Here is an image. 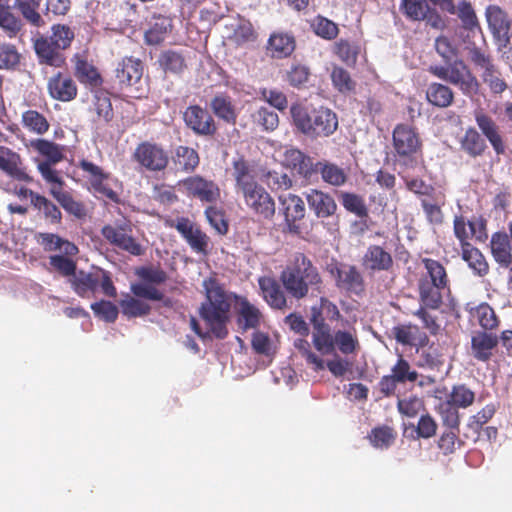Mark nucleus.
<instances>
[{
  "label": "nucleus",
  "instance_id": "obj_5",
  "mask_svg": "<svg viewBox=\"0 0 512 512\" xmlns=\"http://www.w3.org/2000/svg\"><path fill=\"white\" fill-rule=\"evenodd\" d=\"M423 270L417 280L419 303L439 309L443 304V295L450 289V279L445 266L438 260L421 258Z\"/></svg>",
  "mask_w": 512,
  "mask_h": 512
},
{
  "label": "nucleus",
  "instance_id": "obj_15",
  "mask_svg": "<svg viewBox=\"0 0 512 512\" xmlns=\"http://www.w3.org/2000/svg\"><path fill=\"white\" fill-rule=\"evenodd\" d=\"M185 126L196 136L214 137L218 127L213 116L198 104L189 105L183 112Z\"/></svg>",
  "mask_w": 512,
  "mask_h": 512
},
{
  "label": "nucleus",
  "instance_id": "obj_32",
  "mask_svg": "<svg viewBox=\"0 0 512 512\" xmlns=\"http://www.w3.org/2000/svg\"><path fill=\"white\" fill-rule=\"evenodd\" d=\"M306 200L311 211L317 218H329L337 211L334 198L326 192L311 189L306 193Z\"/></svg>",
  "mask_w": 512,
  "mask_h": 512
},
{
  "label": "nucleus",
  "instance_id": "obj_58",
  "mask_svg": "<svg viewBox=\"0 0 512 512\" xmlns=\"http://www.w3.org/2000/svg\"><path fill=\"white\" fill-rule=\"evenodd\" d=\"M21 54L11 43H0V70H15L21 63Z\"/></svg>",
  "mask_w": 512,
  "mask_h": 512
},
{
  "label": "nucleus",
  "instance_id": "obj_64",
  "mask_svg": "<svg viewBox=\"0 0 512 512\" xmlns=\"http://www.w3.org/2000/svg\"><path fill=\"white\" fill-rule=\"evenodd\" d=\"M331 80L335 89L340 93H349L355 90L356 82L350 73L342 67L335 66L331 72Z\"/></svg>",
  "mask_w": 512,
  "mask_h": 512
},
{
  "label": "nucleus",
  "instance_id": "obj_61",
  "mask_svg": "<svg viewBox=\"0 0 512 512\" xmlns=\"http://www.w3.org/2000/svg\"><path fill=\"white\" fill-rule=\"evenodd\" d=\"M458 409L447 400L439 403L437 412L440 415L443 426L452 430H459L460 415Z\"/></svg>",
  "mask_w": 512,
  "mask_h": 512
},
{
  "label": "nucleus",
  "instance_id": "obj_33",
  "mask_svg": "<svg viewBox=\"0 0 512 512\" xmlns=\"http://www.w3.org/2000/svg\"><path fill=\"white\" fill-rule=\"evenodd\" d=\"M173 20L169 16L153 14L144 33L145 43L148 45H159L171 33Z\"/></svg>",
  "mask_w": 512,
  "mask_h": 512
},
{
  "label": "nucleus",
  "instance_id": "obj_62",
  "mask_svg": "<svg viewBox=\"0 0 512 512\" xmlns=\"http://www.w3.org/2000/svg\"><path fill=\"white\" fill-rule=\"evenodd\" d=\"M481 79L493 94H502L508 88L506 80L502 77V73L496 65L487 71H483Z\"/></svg>",
  "mask_w": 512,
  "mask_h": 512
},
{
  "label": "nucleus",
  "instance_id": "obj_16",
  "mask_svg": "<svg viewBox=\"0 0 512 512\" xmlns=\"http://www.w3.org/2000/svg\"><path fill=\"white\" fill-rule=\"evenodd\" d=\"M83 172V177L89 182L94 193L113 202H118L119 196L107 183L111 174L95 163L81 159L77 165Z\"/></svg>",
  "mask_w": 512,
  "mask_h": 512
},
{
  "label": "nucleus",
  "instance_id": "obj_37",
  "mask_svg": "<svg viewBox=\"0 0 512 512\" xmlns=\"http://www.w3.org/2000/svg\"><path fill=\"white\" fill-rule=\"evenodd\" d=\"M331 343L332 348L316 350L322 355H329L334 353L337 347L342 354L349 355L356 353L360 348L357 336L345 330H338L334 334L331 332Z\"/></svg>",
  "mask_w": 512,
  "mask_h": 512
},
{
  "label": "nucleus",
  "instance_id": "obj_20",
  "mask_svg": "<svg viewBox=\"0 0 512 512\" xmlns=\"http://www.w3.org/2000/svg\"><path fill=\"white\" fill-rule=\"evenodd\" d=\"M242 196L247 207L260 219L271 220L275 215L274 199L260 184Z\"/></svg>",
  "mask_w": 512,
  "mask_h": 512
},
{
  "label": "nucleus",
  "instance_id": "obj_11",
  "mask_svg": "<svg viewBox=\"0 0 512 512\" xmlns=\"http://www.w3.org/2000/svg\"><path fill=\"white\" fill-rule=\"evenodd\" d=\"M485 18L498 50L508 48L512 38V19L507 11L499 5L491 4L485 9Z\"/></svg>",
  "mask_w": 512,
  "mask_h": 512
},
{
  "label": "nucleus",
  "instance_id": "obj_23",
  "mask_svg": "<svg viewBox=\"0 0 512 512\" xmlns=\"http://www.w3.org/2000/svg\"><path fill=\"white\" fill-rule=\"evenodd\" d=\"M228 294L235 301L239 327L243 330L256 329L263 319L260 309L244 296Z\"/></svg>",
  "mask_w": 512,
  "mask_h": 512
},
{
  "label": "nucleus",
  "instance_id": "obj_28",
  "mask_svg": "<svg viewBox=\"0 0 512 512\" xmlns=\"http://www.w3.org/2000/svg\"><path fill=\"white\" fill-rule=\"evenodd\" d=\"M188 60V50L170 48L161 51L158 64L165 74L181 75L188 68Z\"/></svg>",
  "mask_w": 512,
  "mask_h": 512
},
{
  "label": "nucleus",
  "instance_id": "obj_22",
  "mask_svg": "<svg viewBox=\"0 0 512 512\" xmlns=\"http://www.w3.org/2000/svg\"><path fill=\"white\" fill-rule=\"evenodd\" d=\"M361 265L368 272H388L394 266L392 254L377 244L369 245L361 258Z\"/></svg>",
  "mask_w": 512,
  "mask_h": 512
},
{
  "label": "nucleus",
  "instance_id": "obj_30",
  "mask_svg": "<svg viewBox=\"0 0 512 512\" xmlns=\"http://www.w3.org/2000/svg\"><path fill=\"white\" fill-rule=\"evenodd\" d=\"M34 50L40 64L52 67H62L65 64V56L62 50L48 38L40 36L34 42Z\"/></svg>",
  "mask_w": 512,
  "mask_h": 512
},
{
  "label": "nucleus",
  "instance_id": "obj_36",
  "mask_svg": "<svg viewBox=\"0 0 512 512\" xmlns=\"http://www.w3.org/2000/svg\"><path fill=\"white\" fill-rule=\"evenodd\" d=\"M210 107L214 115L229 125H235L238 112L235 103L227 93L216 94L210 102Z\"/></svg>",
  "mask_w": 512,
  "mask_h": 512
},
{
  "label": "nucleus",
  "instance_id": "obj_24",
  "mask_svg": "<svg viewBox=\"0 0 512 512\" xmlns=\"http://www.w3.org/2000/svg\"><path fill=\"white\" fill-rule=\"evenodd\" d=\"M475 122L482 135L489 141L495 153L497 155L505 154L506 145L500 127L495 120L483 111H478L475 113Z\"/></svg>",
  "mask_w": 512,
  "mask_h": 512
},
{
  "label": "nucleus",
  "instance_id": "obj_59",
  "mask_svg": "<svg viewBox=\"0 0 512 512\" xmlns=\"http://www.w3.org/2000/svg\"><path fill=\"white\" fill-rule=\"evenodd\" d=\"M340 200L343 207L350 213L355 214L359 218L368 216V209L363 197L352 192H342Z\"/></svg>",
  "mask_w": 512,
  "mask_h": 512
},
{
  "label": "nucleus",
  "instance_id": "obj_45",
  "mask_svg": "<svg viewBox=\"0 0 512 512\" xmlns=\"http://www.w3.org/2000/svg\"><path fill=\"white\" fill-rule=\"evenodd\" d=\"M427 101L438 108H447L452 105L454 101L453 90L442 83L432 82L428 85L426 90Z\"/></svg>",
  "mask_w": 512,
  "mask_h": 512
},
{
  "label": "nucleus",
  "instance_id": "obj_52",
  "mask_svg": "<svg viewBox=\"0 0 512 512\" xmlns=\"http://www.w3.org/2000/svg\"><path fill=\"white\" fill-rule=\"evenodd\" d=\"M14 2L29 24L37 28L45 25L43 17L38 12L41 0H14Z\"/></svg>",
  "mask_w": 512,
  "mask_h": 512
},
{
  "label": "nucleus",
  "instance_id": "obj_47",
  "mask_svg": "<svg viewBox=\"0 0 512 512\" xmlns=\"http://www.w3.org/2000/svg\"><path fill=\"white\" fill-rule=\"evenodd\" d=\"M173 161L181 171L192 173L199 166L200 157L195 149L180 145L175 148Z\"/></svg>",
  "mask_w": 512,
  "mask_h": 512
},
{
  "label": "nucleus",
  "instance_id": "obj_60",
  "mask_svg": "<svg viewBox=\"0 0 512 512\" xmlns=\"http://www.w3.org/2000/svg\"><path fill=\"white\" fill-rule=\"evenodd\" d=\"M396 436L397 433L393 428L384 425L373 428L369 435V439L374 447L384 449L394 443Z\"/></svg>",
  "mask_w": 512,
  "mask_h": 512
},
{
  "label": "nucleus",
  "instance_id": "obj_7",
  "mask_svg": "<svg viewBox=\"0 0 512 512\" xmlns=\"http://www.w3.org/2000/svg\"><path fill=\"white\" fill-rule=\"evenodd\" d=\"M342 315L335 303L325 297L320 298L318 307L311 308L312 342L315 349L332 348L331 327L326 320L338 321Z\"/></svg>",
  "mask_w": 512,
  "mask_h": 512
},
{
  "label": "nucleus",
  "instance_id": "obj_49",
  "mask_svg": "<svg viewBox=\"0 0 512 512\" xmlns=\"http://www.w3.org/2000/svg\"><path fill=\"white\" fill-rule=\"evenodd\" d=\"M419 353L417 366L421 368L440 370L444 364V358L435 344H421V348L417 350Z\"/></svg>",
  "mask_w": 512,
  "mask_h": 512
},
{
  "label": "nucleus",
  "instance_id": "obj_41",
  "mask_svg": "<svg viewBox=\"0 0 512 512\" xmlns=\"http://www.w3.org/2000/svg\"><path fill=\"white\" fill-rule=\"evenodd\" d=\"M459 144L460 149L471 158L483 156L488 148L485 139L474 127H468L465 130Z\"/></svg>",
  "mask_w": 512,
  "mask_h": 512
},
{
  "label": "nucleus",
  "instance_id": "obj_57",
  "mask_svg": "<svg viewBox=\"0 0 512 512\" xmlns=\"http://www.w3.org/2000/svg\"><path fill=\"white\" fill-rule=\"evenodd\" d=\"M457 408H467L474 403L475 393L464 384L454 385L446 399Z\"/></svg>",
  "mask_w": 512,
  "mask_h": 512
},
{
  "label": "nucleus",
  "instance_id": "obj_51",
  "mask_svg": "<svg viewBox=\"0 0 512 512\" xmlns=\"http://www.w3.org/2000/svg\"><path fill=\"white\" fill-rule=\"evenodd\" d=\"M21 123L28 131L44 135L50 128V123L47 118L37 110H27L22 113Z\"/></svg>",
  "mask_w": 512,
  "mask_h": 512
},
{
  "label": "nucleus",
  "instance_id": "obj_43",
  "mask_svg": "<svg viewBox=\"0 0 512 512\" xmlns=\"http://www.w3.org/2000/svg\"><path fill=\"white\" fill-rule=\"evenodd\" d=\"M31 207L37 214L51 225H60L63 215L60 208L43 194H38Z\"/></svg>",
  "mask_w": 512,
  "mask_h": 512
},
{
  "label": "nucleus",
  "instance_id": "obj_44",
  "mask_svg": "<svg viewBox=\"0 0 512 512\" xmlns=\"http://www.w3.org/2000/svg\"><path fill=\"white\" fill-rule=\"evenodd\" d=\"M30 147L44 158L42 162L57 164L64 159V147L55 142L38 138L30 141Z\"/></svg>",
  "mask_w": 512,
  "mask_h": 512
},
{
  "label": "nucleus",
  "instance_id": "obj_21",
  "mask_svg": "<svg viewBox=\"0 0 512 512\" xmlns=\"http://www.w3.org/2000/svg\"><path fill=\"white\" fill-rule=\"evenodd\" d=\"M441 10L454 14L456 7L454 0H429ZM403 14L410 20L421 21L427 18L431 8L426 0H402L400 6Z\"/></svg>",
  "mask_w": 512,
  "mask_h": 512
},
{
  "label": "nucleus",
  "instance_id": "obj_1",
  "mask_svg": "<svg viewBox=\"0 0 512 512\" xmlns=\"http://www.w3.org/2000/svg\"><path fill=\"white\" fill-rule=\"evenodd\" d=\"M205 300L199 307V316L204 321L207 332H204L195 317H191V329L200 338L205 339L212 334L217 339H225L228 334L227 325L231 317V297L215 278L203 281Z\"/></svg>",
  "mask_w": 512,
  "mask_h": 512
},
{
  "label": "nucleus",
  "instance_id": "obj_35",
  "mask_svg": "<svg viewBox=\"0 0 512 512\" xmlns=\"http://www.w3.org/2000/svg\"><path fill=\"white\" fill-rule=\"evenodd\" d=\"M232 169V176L236 183L235 187L242 195L259 185L255 179L252 167L243 157L233 161Z\"/></svg>",
  "mask_w": 512,
  "mask_h": 512
},
{
  "label": "nucleus",
  "instance_id": "obj_48",
  "mask_svg": "<svg viewBox=\"0 0 512 512\" xmlns=\"http://www.w3.org/2000/svg\"><path fill=\"white\" fill-rule=\"evenodd\" d=\"M462 259L468 264L469 268L478 276H485L489 272V265L483 253L472 244H466L461 248Z\"/></svg>",
  "mask_w": 512,
  "mask_h": 512
},
{
  "label": "nucleus",
  "instance_id": "obj_34",
  "mask_svg": "<svg viewBox=\"0 0 512 512\" xmlns=\"http://www.w3.org/2000/svg\"><path fill=\"white\" fill-rule=\"evenodd\" d=\"M283 164L307 180L315 175V163L312 158L299 149H287L283 155Z\"/></svg>",
  "mask_w": 512,
  "mask_h": 512
},
{
  "label": "nucleus",
  "instance_id": "obj_40",
  "mask_svg": "<svg viewBox=\"0 0 512 512\" xmlns=\"http://www.w3.org/2000/svg\"><path fill=\"white\" fill-rule=\"evenodd\" d=\"M296 47L293 35L284 32H274L267 43V51L273 58L283 59L290 56Z\"/></svg>",
  "mask_w": 512,
  "mask_h": 512
},
{
  "label": "nucleus",
  "instance_id": "obj_13",
  "mask_svg": "<svg viewBox=\"0 0 512 512\" xmlns=\"http://www.w3.org/2000/svg\"><path fill=\"white\" fill-rule=\"evenodd\" d=\"M183 193L190 199L199 200L201 203L215 204L221 198L219 185L202 175H192L179 182Z\"/></svg>",
  "mask_w": 512,
  "mask_h": 512
},
{
  "label": "nucleus",
  "instance_id": "obj_39",
  "mask_svg": "<svg viewBox=\"0 0 512 512\" xmlns=\"http://www.w3.org/2000/svg\"><path fill=\"white\" fill-rule=\"evenodd\" d=\"M74 75L81 84L91 88H98L103 84V78L98 69L79 55L75 57Z\"/></svg>",
  "mask_w": 512,
  "mask_h": 512
},
{
  "label": "nucleus",
  "instance_id": "obj_6",
  "mask_svg": "<svg viewBox=\"0 0 512 512\" xmlns=\"http://www.w3.org/2000/svg\"><path fill=\"white\" fill-rule=\"evenodd\" d=\"M392 146L396 161L413 167L422 157V140L417 129L409 124H397L392 132Z\"/></svg>",
  "mask_w": 512,
  "mask_h": 512
},
{
  "label": "nucleus",
  "instance_id": "obj_50",
  "mask_svg": "<svg viewBox=\"0 0 512 512\" xmlns=\"http://www.w3.org/2000/svg\"><path fill=\"white\" fill-rule=\"evenodd\" d=\"M433 200L434 202L428 199H422L420 204L427 221L433 225H440L444 220L442 206H444L446 202L445 194L439 193L433 197Z\"/></svg>",
  "mask_w": 512,
  "mask_h": 512
},
{
  "label": "nucleus",
  "instance_id": "obj_18",
  "mask_svg": "<svg viewBox=\"0 0 512 512\" xmlns=\"http://www.w3.org/2000/svg\"><path fill=\"white\" fill-rule=\"evenodd\" d=\"M280 213L284 216L287 230L293 234L301 232L300 221L305 218L306 208L302 198L296 194L288 193L280 195Z\"/></svg>",
  "mask_w": 512,
  "mask_h": 512
},
{
  "label": "nucleus",
  "instance_id": "obj_42",
  "mask_svg": "<svg viewBox=\"0 0 512 512\" xmlns=\"http://www.w3.org/2000/svg\"><path fill=\"white\" fill-rule=\"evenodd\" d=\"M314 169L315 175L320 173L322 180L331 186L340 187L348 181V172L335 163L318 161L315 162Z\"/></svg>",
  "mask_w": 512,
  "mask_h": 512
},
{
  "label": "nucleus",
  "instance_id": "obj_8",
  "mask_svg": "<svg viewBox=\"0 0 512 512\" xmlns=\"http://www.w3.org/2000/svg\"><path fill=\"white\" fill-rule=\"evenodd\" d=\"M428 71L434 76L459 87L466 96H472L479 91L480 84L476 76L461 59L457 58L445 65H431Z\"/></svg>",
  "mask_w": 512,
  "mask_h": 512
},
{
  "label": "nucleus",
  "instance_id": "obj_46",
  "mask_svg": "<svg viewBox=\"0 0 512 512\" xmlns=\"http://www.w3.org/2000/svg\"><path fill=\"white\" fill-rule=\"evenodd\" d=\"M0 28L9 38H14L22 29V21L13 12L8 0H0Z\"/></svg>",
  "mask_w": 512,
  "mask_h": 512
},
{
  "label": "nucleus",
  "instance_id": "obj_26",
  "mask_svg": "<svg viewBox=\"0 0 512 512\" xmlns=\"http://www.w3.org/2000/svg\"><path fill=\"white\" fill-rule=\"evenodd\" d=\"M258 285L264 301L274 310L287 308V298L280 283L272 276H261Z\"/></svg>",
  "mask_w": 512,
  "mask_h": 512
},
{
  "label": "nucleus",
  "instance_id": "obj_10",
  "mask_svg": "<svg viewBox=\"0 0 512 512\" xmlns=\"http://www.w3.org/2000/svg\"><path fill=\"white\" fill-rule=\"evenodd\" d=\"M132 160L140 168L149 172H162L169 165L168 151L162 144L153 141H142L134 149Z\"/></svg>",
  "mask_w": 512,
  "mask_h": 512
},
{
  "label": "nucleus",
  "instance_id": "obj_4",
  "mask_svg": "<svg viewBox=\"0 0 512 512\" xmlns=\"http://www.w3.org/2000/svg\"><path fill=\"white\" fill-rule=\"evenodd\" d=\"M290 115L295 128L312 139L329 137L339 126L337 114L325 106L309 108L301 103H293Z\"/></svg>",
  "mask_w": 512,
  "mask_h": 512
},
{
  "label": "nucleus",
  "instance_id": "obj_27",
  "mask_svg": "<svg viewBox=\"0 0 512 512\" xmlns=\"http://www.w3.org/2000/svg\"><path fill=\"white\" fill-rule=\"evenodd\" d=\"M47 90L51 98L61 102H70L78 94L74 80L61 72L56 73L48 80Z\"/></svg>",
  "mask_w": 512,
  "mask_h": 512
},
{
  "label": "nucleus",
  "instance_id": "obj_19",
  "mask_svg": "<svg viewBox=\"0 0 512 512\" xmlns=\"http://www.w3.org/2000/svg\"><path fill=\"white\" fill-rule=\"evenodd\" d=\"M143 62L133 56L123 57L116 65L114 75L120 89H132L142 79Z\"/></svg>",
  "mask_w": 512,
  "mask_h": 512
},
{
  "label": "nucleus",
  "instance_id": "obj_17",
  "mask_svg": "<svg viewBox=\"0 0 512 512\" xmlns=\"http://www.w3.org/2000/svg\"><path fill=\"white\" fill-rule=\"evenodd\" d=\"M185 239L190 248L197 253H207L209 237L201 228L187 217H178L176 220L166 222Z\"/></svg>",
  "mask_w": 512,
  "mask_h": 512
},
{
  "label": "nucleus",
  "instance_id": "obj_38",
  "mask_svg": "<svg viewBox=\"0 0 512 512\" xmlns=\"http://www.w3.org/2000/svg\"><path fill=\"white\" fill-rule=\"evenodd\" d=\"M49 194L70 215L77 219H83L87 215V209L82 201L76 200L72 193L61 187H50Z\"/></svg>",
  "mask_w": 512,
  "mask_h": 512
},
{
  "label": "nucleus",
  "instance_id": "obj_3",
  "mask_svg": "<svg viewBox=\"0 0 512 512\" xmlns=\"http://www.w3.org/2000/svg\"><path fill=\"white\" fill-rule=\"evenodd\" d=\"M0 171L7 178L3 190L20 200L29 198L32 205L39 192L28 187L34 182V177L22 156L13 149L0 145Z\"/></svg>",
  "mask_w": 512,
  "mask_h": 512
},
{
  "label": "nucleus",
  "instance_id": "obj_54",
  "mask_svg": "<svg viewBox=\"0 0 512 512\" xmlns=\"http://www.w3.org/2000/svg\"><path fill=\"white\" fill-rule=\"evenodd\" d=\"M471 316L477 320L478 324L487 332L498 326V318L495 311L487 303H481L471 310Z\"/></svg>",
  "mask_w": 512,
  "mask_h": 512
},
{
  "label": "nucleus",
  "instance_id": "obj_29",
  "mask_svg": "<svg viewBox=\"0 0 512 512\" xmlns=\"http://www.w3.org/2000/svg\"><path fill=\"white\" fill-rule=\"evenodd\" d=\"M498 343L497 335L486 331H477L471 337V355L480 362H488Z\"/></svg>",
  "mask_w": 512,
  "mask_h": 512
},
{
  "label": "nucleus",
  "instance_id": "obj_63",
  "mask_svg": "<svg viewBox=\"0 0 512 512\" xmlns=\"http://www.w3.org/2000/svg\"><path fill=\"white\" fill-rule=\"evenodd\" d=\"M210 226L221 235L228 232L229 225L225 217V212L221 207L213 204L209 205L204 212Z\"/></svg>",
  "mask_w": 512,
  "mask_h": 512
},
{
  "label": "nucleus",
  "instance_id": "obj_2",
  "mask_svg": "<svg viewBox=\"0 0 512 512\" xmlns=\"http://www.w3.org/2000/svg\"><path fill=\"white\" fill-rule=\"evenodd\" d=\"M279 279L286 292L297 300L307 297L310 291L320 293L323 286L318 267L302 252L292 256Z\"/></svg>",
  "mask_w": 512,
  "mask_h": 512
},
{
  "label": "nucleus",
  "instance_id": "obj_31",
  "mask_svg": "<svg viewBox=\"0 0 512 512\" xmlns=\"http://www.w3.org/2000/svg\"><path fill=\"white\" fill-rule=\"evenodd\" d=\"M477 224L472 221H466L465 217L455 216L453 220V230L455 237L459 240L460 246L465 247L469 243V239L472 236L476 237V240L483 241L487 238L486 224L483 221L478 223V233L476 230Z\"/></svg>",
  "mask_w": 512,
  "mask_h": 512
},
{
  "label": "nucleus",
  "instance_id": "obj_14",
  "mask_svg": "<svg viewBox=\"0 0 512 512\" xmlns=\"http://www.w3.org/2000/svg\"><path fill=\"white\" fill-rule=\"evenodd\" d=\"M328 272L335 280V285L348 294L360 296L365 292V280L359 269L352 264L331 263Z\"/></svg>",
  "mask_w": 512,
  "mask_h": 512
},
{
  "label": "nucleus",
  "instance_id": "obj_12",
  "mask_svg": "<svg viewBox=\"0 0 512 512\" xmlns=\"http://www.w3.org/2000/svg\"><path fill=\"white\" fill-rule=\"evenodd\" d=\"M132 225L130 222L108 224L103 226L101 234L104 239L112 246L117 247L133 256H141L145 249L132 235Z\"/></svg>",
  "mask_w": 512,
  "mask_h": 512
},
{
  "label": "nucleus",
  "instance_id": "obj_55",
  "mask_svg": "<svg viewBox=\"0 0 512 512\" xmlns=\"http://www.w3.org/2000/svg\"><path fill=\"white\" fill-rule=\"evenodd\" d=\"M93 110L95 111L98 120L109 122L113 118V108L108 92L104 90H97L94 93Z\"/></svg>",
  "mask_w": 512,
  "mask_h": 512
},
{
  "label": "nucleus",
  "instance_id": "obj_25",
  "mask_svg": "<svg viewBox=\"0 0 512 512\" xmlns=\"http://www.w3.org/2000/svg\"><path fill=\"white\" fill-rule=\"evenodd\" d=\"M493 260L503 269L512 265V240L510 232L497 231L491 235L489 243Z\"/></svg>",
  "mask_w": 512,
  "mask_h": 512
},
{
  "label": "nucleus",
  "instance_id": "obj_56",
  "mask_svg": "<svg viewBox=\"0 0 512 512\" xmlns=\"http://www.w3.org/2000/svg\"><path fill=\"white\" fill-rule=\"evenodd\" d=\"M391 374L400 384L414 383L419 377L418 372L412 368L402 355L398 357L396 363L391 367Z\"/></svg>",
  "mask_w": 512,
  "mask_h": 512
},
{
  "label": "nucleus",
  "instance_id": "obj_9",
  "mask_svg": "<svg viewBox=\"0 0 512 512\" xmlns=\"http://www.w3.org/2000/svg\"><path fill=\"white\" fill-rule=\"evenodd\" d=\"M69 282L73 291L82 298L94 296L99 287L105 296L110 298L117 296L110 272L101 268L93 272L80 270L69 279Z\"/></svg>",
  "mask_w": 512,
  "mask_h": 512
},
{
  "label": "nucleus",
  "instance_id": "obj_53",
  "mask_svg": "<svg viewBox=\"0 0 512 512\" xmlns=\"http://www.w3.org/2000/svg\"><path fill=\"white\" fill-rule=\"evenodd\" d=\"M139 297L126 295L120 302L119 306L121 308L122 314L127 316L128 318H136L146 316L151 311V306L138 299Z\"/></svg>",
  "mask_w": 512,
  "mask_h": 512
}]
</instances>
